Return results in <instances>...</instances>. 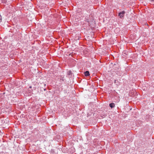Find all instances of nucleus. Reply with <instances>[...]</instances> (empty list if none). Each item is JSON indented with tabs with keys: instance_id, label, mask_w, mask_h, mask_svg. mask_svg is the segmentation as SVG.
I'll use <instances>...</instances> for the list:
<instances>
[{
	"instance_id": "nucleus-1",
	"label": "nucleus",
	"mask_w": 154,
	"mask_h": 154,
	"mask_svg": "<svg viewBox=\"0 0 154 154\" xmlns=\"http://www.w3.org/2000/svg\"><path fill=\"white\" fill-rule=\"evenodd\" d=\"M125 13V12L124 11H122L119 13V16L120 17L122 18L124 17V15Z\"/></svg>"
},
{
	"instance_id": "nucleus-2",
	"label": "nucleus",
	"mask_w": 154,
	"mask_h": 154,
	"mask_svg": "<svg viewBox=\"0 0 154 154\" xmlns=\"http://www.w3.org/2000/svg\"><path fill=\"white\" fill-rule=\"evenodd\" d=\"M109 106L111 108H112L115 107V104L114 103H111L109 104Z\"/></svg>"
},
{
	"instance_id": "nucleus-3",
	"label": "nucleus",
	"mask_w": 154,
	"mask_h": 154,
	"mask_svg": "<svg viewBox=\"0 0 154 154\" xmlns=\"http://www.w3.org/2000/svg\"><path fill=\"white\" fill-rule=\"evenodd\" d=\"M85 76H87L90 75L89 72L88 71H86L85 72Z\"/></svg>"
},
{
	"instance_id": "nucleus-4",
	"label": "nucleus",
	"mask_w": 154,
	"mask_h": 154,
	"mask_svg": "<svg viewBox=\"0 0 154 154\" xmlns=\"http://www.w3.org/2000/svg\"><path fill=\"white\" fill-rule=\"evenodd\" d=\"M1 20V16H0V21Z\"/></svg>"
},
{
	"instance_id": "nucleus-5",
	"label": "nucleus",
	"mask_w": 154,
	"mask_h": 154,
	"mask_svg": "<svg viewBox=\"0 0 154 154\" xmlns=\"http://www.w3.org/2000/svg\"><path fill=\"white\" fill-rule=\"evenodd\" d=\"M152 1H154V0H151Z\"/></svg>"
}]
</instances>
